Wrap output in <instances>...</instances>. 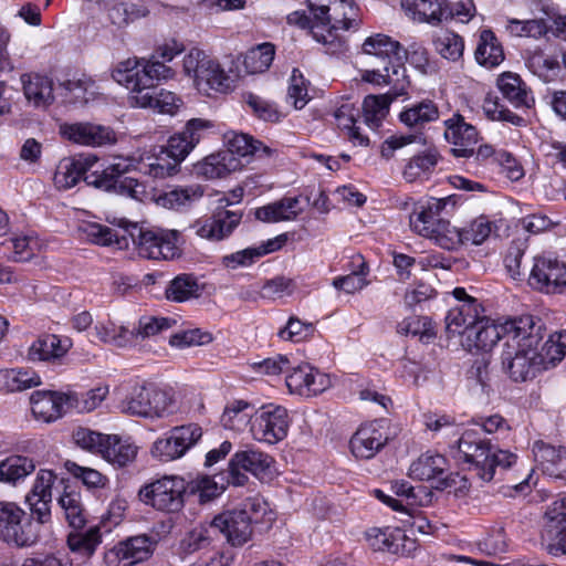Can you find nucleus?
Listing matches in <instances>:
<instances>
[{
  "label": "nucleus",
  "mask_w": 566,
  "mask_h": 566,
  "mask_svg": "<svg viewBox=\"0 0 566 566\" xmlns=\"http://www.w3.org/2000/svg\"><path fill=\"white\" fill-rule=\"evenodd\" d=\"M447 459L441 454L424 453L415 460L409 468V476L419 481H434L437 490H444L451 485L446 475Z\"/></svg>",
  "instance_id": "412c9836"
},
{
  "label": "nucleus",
  "mask_w": 566,
  "mask_h": 566,
  "mask_svg": "<svg viewBox=\"0 0 566 566\" xmlns=\"http://www.w3.org/2000/svg\"><path fill=\"white\" fill-rule=\"evenodd\" d=\"M32 458L13 454L0 461V482L15 486L35 471Z\"/></svg>",
  "instance_id": "f704fd0d"
},
{
  "label": "nucleus",
  "mask_w": 566,
  "mask_h": 566,
  "mask_svg": "<svg viewBox=\"0 0 566 566\" xmlns=\"http://www.w3.org/2000/svg\"><path fill=\"white\" fill-rule=\"evenodd\" d=\"M155 542L147 535H138L119 542L106 555L111 566H134L147 560L154 553Z\"/></svg>",
  "instance_id": "4468645a"
},
{
  "label": "nucleus",
  "mask_w": 566,
  "mask_h": 566,
  "mask_svg": "<svg viewBox=\"0 0 566 566\" xmlns=\"http://www.w3.org/2000/svg\"><path fill=\"white\" fill-rule=\"evenodd\" d=\"M24 511L14 503L0 504V541L17 547H29L39 541L31 522L22 524Z\"/></svg>",
  "instance_id": "1a4fd4ad"
},
{
  "label": "nucleus",
  "mask_w": 566,
  "mask_h": 566,
  "mask_svg": "<svg viewBox=\"0 0 566 566\" xmlns=\"http://www.w3.org/2000/svg\"><path fill=\"white\" fill-rule=\"evenodd\" d=\"M95 332L98 339L105 344L116 347H126L129 344V331L124 326L116 327L113 323L97 324Z\"/></svg>",
  "instance_id": "69168bd1"
},
{
  "label": "nucleus",
  "mask_w": 566,
  "mask_h": 566,
  "mask_svg": "<svg viewBox=\"0 0 566 566\" xmlns=\"http://www.w3.org/2000/svg\"><path fill=\"white\" fill-rule=\"evenodd\" d=\"M392 95H368L363 103L364 123L371 129H377L389 112Z\"/></svg>",
  "instance_id": "09e8293b"
},
{
  "label": "nucleus",
  "mask_w": 566,
  "mask_h": 566,
  "mask_svg": "<svg viewBox=\"0 0 566 566\" xmlns=\"http://www.w3.org/2000/svg\"><path fill=\"white\" fill-rule=\"evenodd\" d=\"M140 74L142 70L135 60L119 62L112 72L114 81L130 91L129 103L132 106H134V97L137 92L143 91V87H145Z\"/></svg>",
  "instance_id": "a19ab883"
},
{
  "label": "nucleus",
  "mask_w": 566,
  "mask_h": 566,
  "mask_svg": "<svg viewBox=\"0 0 566 566\" xmlns=\"http://www.w3.org/2000/svg\"><path fill=\"white\" fill-rule=\"evenodd\" d=\"M497 86L503 96L509 99L515 107H530V98L527 90L523 81L517 74L503 73L497 78Z\"/></svg>",
  "instance_id": "c03bdc74"
},
{
  "label": "nucleus",
  "mask_w": 566,
  "mask_h": 566,
  "mask_svg": "<svg viewBox=\"0 0 566 566\" xmlns=\"http://www.w3.org/2000/svg\"><path fill=\"white\" fill-rule=\"evenodd\" d=\"M366 539L375 552L409 555L417 548L416 541L409 538L400 528L373 527L366 532Z\"/></svg>",
  "instance_id": "f3484780"
},
{
  "label": "nucleus",
  "mask_w": 566,
  "mask_h": 566,
  "mask_svg": "<svg viewBox=\"0 0 566 566\" xmlns=\"http://www.w3.org/2000/svg\"><path fill=\"white\" fill-rule=\"evenodd\" d=\"M357 114L358 112L352 104H343L335 111L334 117L337 127L347 130L348 138L354 145L367 146L368 137L361 134L359 126H356Z\"/></svg>",
  "instance_id": "603ef678"
},
{
  "label": "nucleus",
  "mask_w": 566,
  "mask_h": 566,
  "mask_svg": "<svg viewBox=\"0 0 566 566\" xmlns=\"http://www.w3.org/2000/svg\"><path fill=\"white\" fill-rule=\"evenodd\" d=\"M427 238L450 251L457 250L462 244L460 229L452 227L448 220L440 221Z\"/></svg>",
  "instance_id": "e2e57ef3"
},
{
  "label": "nucleus",
  "mask_w": 566,
  "mask_h": 566,
  "mask_svg": "<svg viewBox=\"0 0 566 566\" xmlns=\"http://www.w3.org/2000/svg\"><path fill=\"white\" fill-rule=\"evenodd\" d=\"M59 87L64 102L74 105H84L96 95L95 82L87 76L63 81Z\"/></svg>",
  "instance_id": "4c0bfd02"
},
{
  "label": "nucleus",
  "mask_w": 566,
  "mask_h": 566,
  "mask_svg": "<svg viewBox=\"0 0 566 566\" xmlns=\"http://www.w3.org/2000/svg\"><path fill=\"white\" fill-rule=\"evenodd\" d=\"M202 437V429L196 423L177 426L158 438L151 447L154 458L168 462L180 459Z\"/></svg>",
  "instance_id": "6e6552de"
},
{
  "label": "nucleus",
  "mask_w": 566,
  "mask_h": 566,
  "mask_svg": "<svg viewBox=\"0 0 566 566\" xmlns=\"http://www.w3.org/2000/svg\"><path fill=\"white\" fill-rule=\"evenodd\" d=\"M272 458L256 449L237 451L229 461L228 483L243 486L249 478L247 472L263 479L270 472Z\"/></svg>",
  "instance_id": "9b49d317"
},
{
  "label": "nucleus",
  "mask_w": 566,
  "mask_h": 566,
  "mask_svg": "<svg viewBox=\"0 0 566 566\" xmlns=\"http://www.w3.org/2000/svg\"><path fill=\"white\" fill-rule=\"evenodd\" d=\"M108 442L102 449V457L112 464L125 467L132 462L137 448L128 441H122L117 436H108Z\"/></svg>",
  "instance_id": "8fccbe9b"
},
{
  "label": "nucleus",
  "mask_w": 566,
  "mask_h": 566,
  "mask_svg": "<svg viewBox=\"0 0 566 566\" xmlns=\"http://www.w3.org/2000/svg\"><path fill=\"white\" fill-rule=\"evenodd\" d=\"M61 134L74 144L102 147L116 143V133L108 126L81 122L61 126Z\"/></svg>",
  "instance_id": "2eb2a0df"
},
{
  "label": "nucleus",
  "mask_w": 566,
  "mask_h": 566,
  "mask_svg": "<svg viewBox=\"0 0 566 566\" xmlns=\"http://www.w3.org/2000/svg\"><path fill=\"white\" fill-rule=\"evenodd\" d=\"M239 161L231 154H212L193 167L196 175L207 179L222 178L235 170Z\"/></svg>",
  "instance_id": "c9c22d12"
},
{
  "label": "nucleus",
  "mask_w": 566,
  "mask_h": 566,
  "mask_svg": "<svg viewBox=\"0 0 566 566\" xmlns=\"http://www.w3.org/2000/svg\"><path fill=\"white\" fill-rule=\"evenodd\" d=\"M489 360L485 356L473 361L465 374V386L476 398H486L491 391Z\"/></svg>",
  "instance_id": "58836bf2"
},
{
  "label": "nucleus",
  "mask_w": 566,
  "mask_h": 566,
  "mask_svg": "<svg viewBox=\"0 0 566 566\" xmlns=\"http://www.w3.org/2000/svg\"><path fill=\"white\" fill-rule=\"evenodd\" d=\"M101 542L102 535L98 526H93L86 532L70 533L67 536L69 548L84 558L93 556Z\"/></svg>",
  "instance_id": "3c124183"
},
{
  "label": "nucleus",
  "mask_w": 566,
  "mask_h": 566,
  "mask_svg": "<svg viewBox=\"0 0 566 566\" xmlns=\"http://www.w3.org/2000/svg\"><path fill=\"white\" fill-rule=\"evenodd\" d=\"M125 229L138 252L145 259L172 260L179 255L177 230L144 228L137 223L124 221Z\"/></svg>",
  "instance_id": "39448f33"
},
{
  "label": "nucleus",
  "mask_w": 566,
  "mask_h": 566,
  "mask_svg": "<svg viewBox=\"0 0 566 566\" xmlns=\"http://www.w3.org/2000/svg\"><path fill=\"white\" fill-rule=\"evenodd\" d=\"M184 71L199 91L227 93L232 87L233 81L221 64L200 49H191L184 57Z\"/></svg>",
  "instance_id": "423d86ee"
},
{
  "label": "nucleus",
  "mask_w": 566,
  "mask_h": 566,
  "mask_svg": "<svg viewBox=\"0 0 566 566\" xmlns=\"http://www.w3.org/2000/svg\"><path fill=\"white\" fill-rule=\"evenodd\" d=\"M530 284L547 294L564 292L566 289V263L553 256L535 258Z\"/></svg>",
  "instance_id": "f8f14e48"
},
{
  "label": "nucleus",
  "mask_w": 566,
  "mask_h": 566,
  "mask_svg": "<svg viewBox=\"0 0 566 566\" xmlns=\"http://www.w3.org/2000/svg\"><path fill=\"white\" fill-rule=\"evenodd\" d=\"M254 412V407L250 402L245 400H234L226 407L220 421L226 429L240 432L243 431L248 424H252Z\"/></svg>",
  "instance_id": "ea45409f"
},
{
  "label": "nucleus",
  "mask_w": 566,
  "mask_h": 566,
  "mask_svg": "<svg viewBox=\"0 0 566 566\" xmlns=\"http://www.w3.org/2000/svg\"><path fill=\"white\" fill-rule=\"evenodd\" d=\"M397 332L401 335L419 336L421 340H429L436 336L432 322L427 316H410L400 322Z\"/></svg>",
  "instance_id": "052dcab7"
},
{
  "label": "nucleus",
  "mask_w": 566,
  "mask_h": 566,
  "mask_svg": "<svg viewBox=\"0 0 566 566\" xmlns=\"http://www.w3.org/2000/svg\"><path fill=\"white\" fill-rule=\"evenodd\" d=\"M364 54L375 56L381 60L382 64H400L403 65L406 52L399 42L392 40L385 34H374L368 36L363 45Z\"/></svg>",
  "instance_id": "a878e982"
},
{
  "label": "nucleus",
  "mask_w": 566,
  "mask_h": 566,
  "mask_svg": "<svg viewBox=\"0 0 566 566\" xmlns=\"http://www.w3.org/2000/svg\"><path fill=\"white\" fill-rule=\"evenodd\" d=\"M504 336L503 324L496 325L485 317H478L474 328L464 339H461V345L469 352L472 350H490L499 339Z\"/></svg>",
  "instance_id": "c85d7f7f"
},
{
  "label": "nucleus",
  "mask_w": 566,
  "mask_h": 566,
  "mask_svg": "<svg viewBox=\"0 0 566 566\" xmlns=\"http://www.w3.org/2000/svg\"><path fill=\"white\" fill-rule=\"evenodd\" d=\"M25 98L35 107H48L54 101L53 82L39 74H24L21 77Z\"/></svg>",
  "instance_id": "473e14b6"
},
{
  "label": "nucleus",
  "mask_w": 566,
  "mask_h": 566,
  "mask_svg": "<svg viewBox=\"0 0 566 566\" xmlns=\"http://www.w3.org/2000/svg\"><path fill=\"white\" fill-rule=\"evenodd\" d=\"M187 482L170 475L158 479L139 490V499L154 509L168 513L179 512L185 505Z\"/></svg>",
  "instance_id": "0eeeda50"
},
{
  "label": "nucleus",
  "mask_w": 566,
  "mask_h": 566,
  "mask_svg": "<svg viewBox=\"0 0 566 566\" xmlns=\"http://www.w3.org/2000/svg\"><path fill=\"white\" fill-rule=\"evenodd\" d=\"M328 20L326 22L312 23L305 13L293 12L289 15V22L295 23L301 28H308L313 38L327 45L332 51L340 46L336 31L357 29L360 20L357 17V9L352 0H333L328 8Z\"/></svg>",
  "instance_id": "f03ea898"
},
{
  "label": "nucleus",
  "mask_w": 566,
  "mask_h": 566,
  "mask_svg": "<svg viewBox=\"0 0 566 566\" xmlns=\"http://www.w3.org/2000/svg\"><path fill=\"white\" fill-rule=\"evenodd\" d=\"M202 289L192 274H180L176 276L166 290L168 300L185 302L192 297H199Z\"/></svg>",
  "instance_id": "864d4df0"
},
{
  "label": "nucleus",
  "mask_w": 566,
  "mask_h": 566,
  "mask_svg": "<svg viewBox=\"0 0 566 566\" xmlns=\"http://www.w3.org/2000/svg\"><path fill=\"white\" fill-rule=\"evenodd\" d=\"M242 214L237 211L218 208L211 218L197 221L193 224L196 233L210 241H220L227 238L238 227Z\"/></svg>",
  "instance_id": "4be33fe9"
},
{
  "label": "nucleus",
  "mask_w": 566,
  "mask_h": 566,
  "mask_svg": "<svg viewBox=\"0 0 566 566\" xmlns=\"http://www.w3.org/2000/svg\"><path fill=\"white\" fill-rule=\"evenodd\" d=\"M444 138L453 145L452 154L455 157H471L475 153V146L479 142L476 128L467 123L464 117L458 113L444 120Z\"/></svg>",
  "instance_id": "dca6fc26"
},
{
  "label": "nucleus",
  "mask_w": 566,
  "mask_h": 566,
  "mask_svg": "<svg viewBox=\"0 0 566 566\" xmlns=\"http://www.w3.org/2000/svg\"><path fill=\"white\" fill-rule=\"evenodd\" d=\"M297 197H284L281 200L258 208L255 218L263 222H280L295 219L302 213Z\"/></svg>",
  "instance_id": "72a5a7b5"
},
{
  "label": "nucleus",
  "mask_w": 566,
  "mask_h": 566,
  "mask_svg": "<svg viewBox=\"0 0 566 566\" xmlns=\"http://www.w3.org/2000/svg\"><path fill=\"white\" fill-rule=\"evenodd\" d=\"M179 167L180 164L161 146L143 154L137 160L136 170L153 178L164 179L176 175Z\"/></svg>",
  "instance_id": "5701e85b"
},
{
  "label": "nucleus",
  "mask_w": 566,
  "mask_h": 566,
  "mask_svg": "<svg viewBox=\"0 0 566 566\" xmlns=\"http://www.w3.org/2000/svg\"><path fill=\"white\" fill-rule=\"evenodd\" d=\"M138 159L134 158H117L116 161L107 166L102 172H91L84 177V181L88 186L102 188L109 191L112 186L116 185L117 179L123 178V175L130 170H136Z\"/></svg>",
  "instance_id": "2f4dec72"
},
{
  "label": "nucleus",
  "mask_w": 566,
  "mask_h": 566,
  "mask_svg": "<svg viewBox=\"0 0 566 566\" xmlns=\"http://www.w3.org/2000/svg\"><path fill=\"white\" fill-rule=\"evenodd\" d=\"M73 438L75 443L82 449L96 452L102 455V449L108 442V436L93 431L87 428H78L74 431Z\"/></svg>",
  "instance_id": "774afa93"
},
{
  "label": "nucleus",
  "mask_w": 566,
  "mask_h": 566,
  "mask_svg": "<svg viewBox=\"0 0 566 566\" xmlns=\"http://www.w3.org/2000/svg\"><path fill=\"white\" fill-rule=\"evenodd\" d=\"M286 386L292 394L316 396L331 386V379L308 364L300 365L286 376Z\"/></svg>",
  "instance_id": "a211bd4d"
},
{
  "label": "nucleus",
  "mask_w": 566,
  "mask_h": 566,
  "mask_svg": "<svg viewBox=\"0 0 566 566\" xmlns=\"http://www.w3.org/2000/svg\"><path fill=\"white\" fill-rule=\"evenodd\" d=\"M289 426L287 410L280 406H269L254 412L250 432L254 440L274 444L286 437Z\"/></svg>",
  "instance_id": "9d476101"
},
{
  "label": "nucleus",
  "mask_w": 566,
  "mask_h": 566,
  "mask_svg": "<svg viewBox=\"0 0 566 566\" xmlns=\"http://www.w3.org/2000/svg\"><path fill=\"white\" fill-rule=\"evenodd\" d=\"M184 105V102L172 92L153 88L139 91L134 97V106L157 108L159 113L174 115Z\"/></svg>",
  "instance_id": "7c9ffc66"
},
{
  "label": "nucleus",
  "mask_w": 566,
  "mask_h": 566,
  "mask_svg": "<svg viewBox=\"0 0 566 566\" xmlns=\"http://www.w3.org/2000/svg\"><path fill=\"white\" fill-rule=\"evenodd\" d=\"M216 534L212 522L209 526H198L186 534L181 541V547L185 553L192 554L195 552L208 548L213 542Z\"/></svg>",
  "instance_id": "680f3d73"
},
{
  "label": "nucleus",
  "mask_w": 566,
  "mask_h": 566,
  "mask_svg": "<svg viewBox=\"0 0 566 566\" xmlns=\"http://www.w3.org/2000/svg\"><path fill=\"white\" fill-rule=\"evenodd\" d=\"M361 80L376 85H391L392 88L388 95L394 97L406 94L409 81L406 75L403 65L382 64V69L366 70L361 75Z\"/></svg>",
  "instance_id": "bb28decb"
},
{
  "label": "nucleus",
  "mask_w": 566,
  "mask_h": 566,
  "mask_svg": "<svg viewBox=\"0 0 566 566\" xmlns=\"http://www.w3.org/2000/svg\"><path fill=\"white\" fill-rule=\"evenodd\" d=\"M66 349L56 335L45 334L36 338L28 348L27 358L31 361H48L62 357Z\"/></svg>",
  "instance_id": "37998d69"
},
{
  "label": "nucleus",
  "mask_w": 566,
  "mask_h": 566,
  "mask_svg": "<svg viewBox=\"0 0 566 566\" xmlns=\"http://www.w3.org/2000/svg\"><path fill=\"white\" fill-rule=\"evenodd\" d=\"M535 461L548 475L563 478L566 474V448H555L543 441L533 446Z\"/></svg>",
  "instance_id": "c756f323"
},
{
  "label": "nucleus",
  "mask_w": 566,
  "mask_h": 566,
  "mask_svg": "<svg viewBox=\"0 0 566 566\" xmlns=\"http://www.w3.org/2000/svg\"><path fill=\"white\" fill-rule=\"evenodd\" d=\"M439 154L434 149H429L422 155L413 156L406 165L403 177L412 182L422 176L428 175L438 164Z\"/></svg>",
  "instance_id": "13d9d810"
},
{
  "label": "nucleus",
  "mask_w": 566,
  "mask_h": 566,
  "mask_svg": "<svg viewBox=\"0 0 566 566\" xmlns=\"http://www.w3.org/2000/svg\"><path fill=\"white\" fill-rule=\"evenodd\" d=\"M388 439L381 422L366 423L350 439L352 453L358 459H371L386 446Z\"/></svg>",
  "instance_id": "6ab92c4d"
},
{
  "label": "nucleus",
  "mask_w": 566,
  "mask_h": 566,
  "mask_svg": "<svg viewBox=\"0 0 566 566\" xmlns=\"http://www.w3.org/2000/svg\"><path fill=\"white\" fill-rule=\"evenodd\" d=\"M506 338L502 352V365L514 381H526L544 366L538 350L544 337V325L532 315L514 317L503 324Z\"/></svg>",
  "instance_id": "f257e3e1"
},
{
  "label": "nucleus",
  "mask_w": 566,
  "mask_h": 566,
  "mask_svg": "<svg viewBox=\"0 0 566 566\" xmlns=\"http://www.w3.org/2000/svg\"><path fill=\"white\" fill-rule=\"evenodd\" d=\"M478 317L479 305L475 300L452 307L446 316L448 337L461 336L464 339L474 328Z\"/></svg>",
  "instance_id": "393cba45"
},
{
  "label": "nucleus",
  "mask_w": 566,
  "mask_h": 566,
  "mask_svg": "<svg viewBox=\"0 0 566 566\" xmlns=\"http://www.w3.org/2000/svg\"><path fill=\"white\" fill-rule=\"evenodd\" d=\"M228 151L224 154L239 155L242 157L254 155L260 151L268 154L269 148L263 146L261 142L254 140L252 136L239 133H229L226 135Z\"/></svg>",
  "instance_id": "4d7b16f0"
},
{
  "label": "nucleus",
  "mask_w": 566,
  "mask_h": 566,
  "mask_svg": "<svg viewBox=\"0 0 566 566\" xmlns=\"http://www.w3.org/2000/svg\"><path fill=\"white\" fill-rule=\"evenodd\" d=\"M174 76L171 67L167 66L164 61H148L142 69L140 77L145 87L143 91L156 88L154 81L167 80Z\"/></svg>",
  "instance_id": "338daca9"
},
{
  "label": "nucleus",
  "mask_w": 566,
  "mask_h": 566,
  "mask_svg": "<svg viewBox=\"0 0 566 566\" xmlns=\"http://www.w3.org/2000/svg\"><path fill=\"white\" fill-rule=\"evenodd\" d=\"M458 449L465 462L473 465L481 480L489 482L496 468L507 469L516 461L510 451L495 450L492 444L474 430H465L458 440Z\"/></svg>",
  "instance_id": "7ed1b4c3"
},
{
  "label": "nucleus",
  "mask_w": 566,
  "mask_h": 566,
  "mask_svg": "<svg viewBox=\"0 0 566 566\" xmlns=\"http://www.w3.org/2000/svg\"><path fill=\"white\" fill-rule=\"evenodd\" d=\"M40 384V376L31 369H0V386L9 391L27 390Z\"/></svg>",
  "instance_id": "de8ad7c7"
},
{
  "label": "nucleus",
  "mask_w": 566,
  "mask_h": 566,
  "mask_svg": "<svg viewBox=\"0 0 566 566\" xmlns=\"http://www.w3.org/2000/svg\"><path fill=\"white\" fill-rule=\"evenodd\" d=\"M95 161V157H88L84 160L76 159L61 163L54 175L55 186L60 189H70L74 187L81 179L84 180V177L88 175V168Z\"/></svg>",
  "instance_id": "e433bc0d"
},
{
  "label": "nucleus",
  "mask_w": 566,
  "mask_h": 566,
  "mask_svg": "<svg viewBox=\"0 0 566 566\" xmlns=\"http://www.w3.org/2000/svg\"><path fill=\"white\" fill-rule=\"evenodd\" d=\"M212 127L209 120L192 118L187 122L182 132L172 135L164 146L172 158L179 164L189 155L203 136V133Z\"/></svg>",
  "instance_id": "aec40b11"
},
{
  "label": "nucleus",
  "mask_w": 566,
  "mask_h": 566,
  "mask_svg": "<svg viewBox=\"0 0 566 566\" xmlns=\"http://www.w3.org/2000/svg\"><path fill=\"white\" fill-rule=\"evenodd\" d=\"M203 195L200 186H188L184 188H176L157 197L156 202L158 206L167 209H179L189 207L195 201L199 200Z\"/></svg>",
  "instance_id": "49530a36"
},
{
  "label": "nucleus",
  "mask_w": 566,
  "mask_h": 566,
  "mask_svg": "<svg viewBox=\"0 0 566 566\" xmlns=\"http://www.w3.org/2000/svg\"><path fill=\"white\" fill-rule=\"evenodd\" d=\"M123 413L145 419H163L177 409L175 392L155 385L134 386L120 401Z\"/></svg>",
  "instance_id": "20e7f679"
},
{
  "label": "nucleus",
  "mask_w": 566,
  "mask_h": 566,
  "mask_svg": "<svg viewBox=\"0 0 566 566\" xmlns=\"http://www.w3.org/2000/svg\"><path fill=\"white\" fill-rule=\"evenodd\" d=\"M436 51L449 61H458L464 50V42L462 38L451 31H442L433 40Z\"/></svg>",
  "instance_id": "bf43d9fd"
},
{
  "label": "nucleus",
  "mask_w": 566,
  "mask_h": 566,
  "mask_svg": "<svg viewBox=\"0 0 566 566\" xmlns=\"http://www.w3.org/2000/svg\"><path fill=\"white\" fill-rule=\"evenodd\" d=\"M275 48L272 43L265 42L249 50L244 56V66L249 73H262L273 62Z\"/></svg>",
  "instance_id": "6e6d98bb"
},
{
  "label": "nucleus",
  "mask_w": 566,
  "mask_h": 566,
  "mask_svg": "<svg viewBox=\"0 0 566 566\" xmlns=\"http://www.w3.org/2000/svg\"><path fill=\"white\" fill-rule=\"evenodd\" d=\"M401 7L410 12L415 20L438 25L451 15L448 0H401Z\"/></svg>",
  "instance_id": "cd10ccee"
},
{
  "label": "nucleus",
  "mask_w": 566,
  "mask_h": 566,
  "mask_svg": "<svg viewBox=\"0 0 566 566\" xmlns=\"http://www.w3.org/2000/svg\"><path fill=\"white\" fill-rule=\"evenodd\" d=\"M399 118L406 126L421 129L426 124L439 118V111L432 101L423 99L402 111Z\"/></svg>",
  "instance_id": "79ce46f5"
},
{
  "label": "nucleus",
  "mask_w": 566,
  "mask_h": 566,
  "mask_svg": "<svg viewBox=\"0 0 566 566\" xmlns=\"http://www.w3.org/2000/svg\"><path fill=\"white\" fill-rule=\"evenodd\" d=\"M73 399L70 395L53 391H34L31 397L33 416L43 422H52L62 416L64 407Z\"/></svg>",
  "instance_id": "b1692460"
},
{
  "label": "nucleus",
  "mask_w": 566,
  "mask_h": 566,
  "mask_svg": "<svg viewBox=\"0 0 566 566\" xmlns=\"http://www.w3.org/2000/svg\"><path fill=\"white\" fill-rule=\"evenodd\" d=\"M475 60L479 64L488 67L496 66L504 60L503 49L491 30L481 32L475 50Z\"/></svg>",
  "instance_id": "a18cd8bd"
},
{
  "label": "nucleus",
  "mask_w": 566,
  "mask_h": 566,
  "mask_svg": "<svg viewBox=\"0 0 566 566\" xmlns=\"http://www.w3.org/2000/svg\"><path fill=\"white\" fill-rule=\"evenodd\" d=\"M253 516L248 511H227L213 517L212 527L232 546L245 544L252 536Z\"/></svg>",
  "instance_id": "ddd939ff"
},
{
  "label": "nucleus",
  "mask_w": 566,
  "mask_h": 566,
  "mask_svg": "<svg viewBox=\"0 0 566 566\" xmlns=\"http://www.w3.org/2000/svg\"><path fill=\"white\" fill-rule=\"evenodd\" d=\"M176 323L177 321L170 317H143L138 322V327L129 332V335L142 338L153 337L172 328Z\"/></svg>",
  "instance_id": "0e129e2a"
},
{
  "label": "nucleus",
  "mask_w": 566,
  "mask_h": 566,
  "mask_svg": "<svg viewBox=\"0 0 566 566\" xmlns=\"http://www.w3.org/2000/svg\"><path fill=\"white\" fill-rule=\"evenodd\" d=\"M59 504L64 511L65 518L71 527L81 530L86 524V514L83 509L80 493L75 491H64L59 499Z\"/></svg>",
  "instance_id": "5fc2aeb1"
}]
</instances>
